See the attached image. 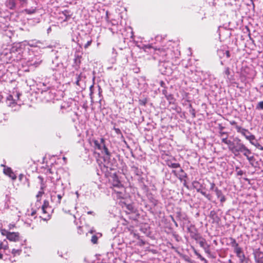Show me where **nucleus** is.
<instances>
[{"label": "nucleus", "mask_w": 263, "mask_h": 263, "mask_svg": "<svg viewBox=\"0 0 263 263\" xmlns=\"http://www.w3.org/2000/svg\"><path fill=\"white\" fill-rule=\"evenodd\" d=\"M235 140L237 141L234 147H230V151H231L235 155H237L239 153H241L243 148L245 145L240 142V139L236 138Z\"/></svg>", "instance_id": "f257e3e1"}, {"label": "nucleus", "mask_w": 263, "mask_h": 263, "mask_svg": "<svg viewBox=\"0 0 263 263\" xmlns=\"http://www.w3.org/2000/svg\"><path fill=\"white\" fill-rule=\"evenodd\" d=\"M255 261L257 263H263V252L259 250H255L253 253Z\"/></svg>", "instance_id": "f03ea898"}, {"label": "nucleus", "mask_w": 263, "mask_h": 263, "mask_svg": "<svg viewBox=\"0 0 263 263\" xmlns=\"http://www.w3.org/2000/svg\"><path fill=\"white\" fill-rule=\"evenodd\" d=\"M234 252L236 253V256L239 258L240 262L243 263L246 259V256L242 251V249L241 248H237Z\"/></svg>", "instance_id": "7ed1b4c3"}, {"label": "nucleus", "mask_w": 263, "mask_h": 263, "mask_svg": "<svg viewBox=\"0 0 263 263\" xmlns=\"http://www.w3.org/2000/svg\"><path fill=\"white\" fill-rule=\"evenodd\" d=\"M7 239L12 241H18L20 239L19 233L17 232H10Z\"/></svg>", "instance_id": "20e7f679"}, {"label": "nucleus", "mask_w": 263, "mask_h": 263, "mask_svg": "<svg viewBox=\"0 0 263 263\" xmlns=\"http://www.w3.org/2000/svg\"><path fill=\"white\" fill-rule=\"evenodd\" d=\"M4 173L9 176L12 179L15 180L16 177L10 167L4 169Z\"/></svg>", "instance_id": "39448f33"}, {"label": "nucleus", "mask_w": 263, "mask_h": 263, "mask_svg": "<svg viewBox=\"0 0 263 263\" xmlns=\"http://www.w3.org/2000/svg\"><path fill=\"white\" fill-rule=\"evenodd\" d=\"M101 143H102V147L104 153L106 155V158H109L110 157V153L109 152L108 148L104 144V139L103 138L101 139Z\"/></svg>", "instance_id": "423d86ee"}, {"label": "nucleus", "mask_w": 263, "mask_h": 263, "mask_svg": "<svg viewBox=\"0 0 263 263\" xmlns=\"http://www.w3.org/2000/svg\"><path fill=\"white\" fill-rule=\"evenodd\" d=\"M6 6L10 9H14L16 7V3L15 0H7L6 2Z\"/></svg>", "instance_id": "0eeeda50"}, {"label": "nucleus", "mask_w": 263, "mask_h": 263, "mask_svg": "<svg viewBox=\"0 0 263 263\" xmlns=\"http://www.w3.org/2000/svg\"><path fill=\"white\" fill-rule=\"evenodd\" d=\"M222 142L226 144H227L229 146V149L230 151V147H234V143L230 140L227 139V137L225 138H223L221 139Z\"/></svg>", "instance_id": "6e6552de"}, {"label": "nucleus", "mask_w": 263, "mask_h": 263, "mask_svg": "<svg viewBox=\"0 0 263 263\" xmlns=\"http://www.w3.org/2000/svg\"><path fill=\"white\" fill-rule=\"evenodd\" d=\"M166 164L167 165L171 168H178L180 167V165L179 163H174L172 162V161L168 160L166 161Z\"/></svg>", "instance_id": "1a4fd4ad"}, {"label": "nucleus", "mask_w": 263, "mask_h": 263, "mask_svg": "<svg viewBox=\"0 0 263 263\" xmlns=\"http://www.w3.org/2000/svg\"><path fill=\"white\" fill-rule=\"evenodd\" d=\"M230 239L231 240L230 243L232 247L234 248V251L236 250L237 248H240V247L238 246V244L236 242V241L234 238L231 237Z\"/></svg>", "instance_id": "9d476101"}, {"label": "nucleus", "mask_w": 263, "mask_h": 263, "mask_svg": "<svg viewBox=\"0 0 263 263\" xmlns=\"http://www.w3.org/2000/svg\"><path fill=\"white\" fill-rule=\"evenodd\" d=\"M180 174L178 176V178L180 180H182L183 179L186 178L187 177V174L184 172V171L181 168L180 170Z\"/></svg>", "instance_id": "9b49d317"}, {"label": "nucleus", "mask_w": 263, "mask_h": 263, "mask_svg": "<svg viewBox=\"0 0 263 263\" xmlns=\"http://www.w3.org/2000/svg\"><path fill=\"white\" fill-rule=\"evenodd\" d=\"M24 11L26 12V14L31 15L34 14L36 12V7H32L31 8L26 9Z\"/></svg>", "instance_id": "f8f14e48"}, {"label": "nucleus", "mask_w": 263, "mask_h": 263, "mask_svg": "<svg viewBox=\"0 0 263 263\" xmlns=\"http://www.w3.org/2000/svg\"><path fill=\"white\" fill-rule=\"evenodd\" d=\"M92 141L95 144V147L98 149H102V143L101 142L100 143L96 139H92Z\"/></svg>", "instance_id": "ddd939ff"}, {"label": "nucleus", "mask_w": 263, "mask_h": 263, "mask_svg": "<svg viewBox=\"0 0 263 263\" xmlns=\"http://www.w3.org/2000/svg\"><path fill=\"white\" fill-rule=\"evenodd\" d=\"M241 153L246 157L249 156V155L251 154V151L249 149H248L246 146L243 148L242 151L241 152Z\"/></svg>", "instance_id": "4468645a"}, {"label": "nucleus", "mask_w": 263, "mask_h": 263, "mask_svg": "<svg viewBox=\"0 0 263 263\" xmlns=\"http://www.w3.org/2000/svg\"><path fill=\"white\" fill-rule=\"evenodd\" d=\"M241 153L246 157L249 156V155L251 154V151L249 149H248L246 146L243 148L242 151L241 152Z\"/></svg>", "instance_id": "2eb2a0df"}, {"label": "nucleus", "mask_w": 263, "mask_h": 263, "mask_svg": "<svg viewBox=\"0 0 263 263\" xmlns=\"http://www.w3.org/2000/svg\"><path fill=\"white\" fill-rule=\"evenodd\" d=\"M241 153L246 157L249 156V155L251 154V151L249 149H248L246 146L243 148L242 151L241 152Z\"/></svg>", "instance_id": "dca6fc26"}, {"label": "nucleus", "mask_w": 263, "mask_h": 263, "mask_svg": "<svg viewBox=\"0 0 263 263\" xmlns=\"http://www.w3.org/2000/svg\"><path fill=\"white\" fill-rule=\"evenodd\" d=\"M246 138L249 140L250 142L253 145V143H254V140L255 139V137L254 135L250 134V135H247L246 136Z\"/></svg>", "instance_id": "f3484780"}, {"label": "nucleus", "mask_w": 263, "mask_h": 263, "mask_svg": "<svg viewBox=\"0 0 263 263\" xmlns=\"http://www.w3.org/2000/svg\"><path fill=\"white\" fill-rule=\"evenodd\" d=\"M243 2L245 5L249 7H254L253 0H243Z\"/></svg>", "instance_id": "a211bd4d"}, {"label": "nucleus", "mask_w": 263, "mask_h": 263, "mask_svg": "<svg viewBox=\"0 0 263 263\" xmlns=\"http://www.w3.org/2000/svg\"><path fill=\"white\" fill-rule=\"evenodd\" d=\"M197 192L200 193L202 195L205 197L209 200H211V196L210 194H207L205 192H203L199 189L197 190Z\"/></svg>", "instance_id": "6ab92c4d"}, {"label": "nucleus", "mask_w": 263, "mask_h": 263, "mask_svg": "<svg viewBox=\"0 0 263 263\" xmlns=\"http://www.w3.org/2000/svg\"><path fill=\"white\" fill-rule=\"evenodd\" d=\"M215 192L218 198H220L223 196L221 190H219L217 187L215 189Z\"/></svg>", "instance_id": "aec40b11"}, {"label": "nucleus", "mask_w": 263, "mask_h": 263, "mask_svg": "<svg viewBox=\"0 0 263 263\" xmlns=\"http://www.w3.org/2000/svg\"><path fill=\"white\" fill-rule=\"evenodd\" d=\"M132 169H133V171L135 172V173L136 174V175H137V176L141 175V172L139 169H138V168L137 167L134 166L132 167Z\"/></svg>", "instance_id": "412c9836"}, {"label": "nucleus", "mask_w": 263, "mask_h": 263, "mask_svg": "<svg viewBox=\"0 0 263 263\" xmlns=\"http://www.w3.org/2000/svg\"><path fill=\"white\" fill-rule=\"evenodd\" d=\"M38 179L40 180V183H41V190H44V188H45V185H44V184L43 183V178L41 176H39L38 177Z\"/></svg>", "instance_id": "4be33fe9"}, {"label": "nucleus", "mask_w": 263, "mask_h": 263, "mask_svg": "<svg viewBox=\"0 0 263 263\" xmlns=\"http://www.w3.org/2000/svg\"><path fill=\"white\" fill-rule=\"evenodd\" d=\"M256 109L257 110H263V101H260L257 103Z\"/></svg>", "instance_id": "5701e85b"}, {"label": "nucleus", "mask_w": 263, "mask_h": 263, "mask_svg": "<svg viewBox=\"0 0 263 263\" xmlns=\"http://www.w3.org/2000/svg\"><path fill=\"white\" fill-rule=\"evenodd\" d=\"M8 249V245H4L3 243H0V250H7Z\"/></svg>", "instance_id": "b1692460"}, {"label": "nucleus", "mask_w": 263, "mask_h": 263, "mask_svg": "<svg viewBox=\"0 0 263 263\" xmlns=\"http://www.w3.org/2000/svg\"><path fill=\"white\" fill-rule=\"evenodd\" d=\"M253 145H254L256 148L263 151V146H262L259 143L257 142L253 143Z\"/></svg>", "instance_id": "393cba45"}, {"label": "nucleus", "mask_w": 263, "mask_h": 263, "mask_svg": "<svg viewBox=\"0 0 263 263\" xmlns=\"http://www.w3.org/2000/svg\"><path fill=\"white\" fill-rule=\"evenodd\" d=\"M64 195V194H58L57 195L58 200L57 201V203L59 204L61 203V199Z\"/></svg>", "instance_id": "a878e982"}, {"label": "nucleus", "mask_w": 263, "mask_h": 263, "mask_svg": "<svg viewBox=\"0 0 263 263\" xmlns=\"http://www.w3.org/2000/svg\"><path fill=\"white\" fill-rule=\"evenodd\" d=\"M9 233L10 232H8V231L5 229H2L1 230L2 235H3V236H6L7 238L8 237V235L9 234Z\"/></svg>", "instance_id": "bb28decb"}, {"label": "nucleus", "mask_w": 263, "mask_h": 263, "mask_svg": "<svg viewBox=\"0 0 263 263\" xmlns=\"http://www.w3.org/2000/svg\"><path fill=\"white\" fill-rule=\"evenodd\" d=\"M91 241L93 243L96 244L98 241V237L96 235H93L91 239Z\"/></svg>", "instance_id": "cd10ccee"}, {"label": "nucleus", "mask_w": 263, "mask_h": 263, "mask_svg": "<svg viewBox=\"0 0 263 263\" xmlns=\"http://www.w3.org/2000/svg\"><path fill=\"white\" fill-rule=\"evenodd\" d=\"M21 252V250H16L15 249H12L11 253L14 255H15L16 254H20Z\"/></svg>", "instance_id": "c85d7f7f"}, {"label": "nucleus", "mask_w": 263, "mask_h": 263, "mask_svg": "<svg viewBox=\"0 0 263 263\" xmlns=\"http://www.w3.org/2000/svg\"><path fill=\"white\" fill-rule=\"evenodd\" d=\"M219 134H220V137L222 138V139L223 138H225L226 137H228V133H226V132H222V131H220L219 132Z\"/></svg>", "instance_id": "c756f323"}, {"label": "nucleus", "mask_w": 263, "mask_h": 263, "mask_svg": "<svg viewBox=\"0 0 263 263\" xmlns=\"http://www.w3.org/2000/svg\"><path fill=\"white\" fill-rule=\"evenodd\" d=\"M247 159L250 162V164L253 165L252 161L254 160V158L253 156H248L247 157Z\"/></svg>", "instance_id": "7c9ffc66"}, {"label": "nucleus", "mask_w": 263, "mask_h": 263, "mask_svg": "<svg viewBox=\"0 0 263 263\" xmlns=\"http://www.w3.org/2000/svg\"><path fill=\"white\" fill-rule=\"evenodd\" d=\"M199 243L201 247H202L203 248H205V245L206 243H205V241L204 240H202L200 241Z\"/></svg>", "instance_id": "2f4dec72"}, {"label": "nucleus", "mask_w": 263, "mask_h": 263, "mask_svg": "<svg viewBox=\"0 0 263 263\" xmlns=\"http://www.w3.org/2000/svg\"><path fill=\"white\" fill-rule=\"evenodd\" d=\"M110 17H105L106 21L108 23H110L112 25H115L116 24L115 23V20H110Z\"/></svg>", "instance_id": "473e14b6"}, {"label": "nucleus", "mask_w": 263, "mask_h": 263, "mask_svg": "<svg viewBox=\"0 0 263 263\" xmlns=\"http://www.w3.org/2000/svg\"><path fill=\"white\" fill-rule=\"evenodd\" d=\"M235 128L238 133H240L241 131H243V130L244 131V128H242L241 126H239L238 125H236Z\"/></svg>", "instance_id": "72a5a7b5"}, {"label": "nucleus", "mask_w": 263, "mask_h": 263, "mask_svg": "<svg viewBox=\"0 0 263 263\" xmlns=\"http://www.w3.org/2000/svg\"><path fill=\"white\" fill-rule=\"evenodd\" d=\"M246 133L250 134L248 129L244 128V131L243 130L241 131V132L240 133H241L242 135H243L246 137V136H247V135H246Z\"/></svg>", "instance_id": "f704fd0d"}, {"label": "nucleus", "mask_w": 263, "mask_h": 263, "mask_svg": "<svg viewBox=\"0 0 263 263\" xmlns=\"http://www.w3.org/2000/svg\"><path fill=\"white\" fill-rule=\"evenodd\" d=\"M44 190H41L38 192L37 194L36 195V198H39V197H41L43 194H44Z\"/></svg>", "instance_id": "c9c22d12"}, {"label": "nucleus", "mask_w": 263, "mask_h": 263, "mask_svg": "<svg viewBox=\"0 0 263 263\" xmlns=\"http://www.w3.org/2000/svg\"><path fill=\"white\" fill-rule=\"evenodd\" d=\"M81 80V76L80 75H77V81H76V84L78 86H80V81Z\"/></svg>", "instance_id": "e433bc0d"}, {"label": "nucleus", "mask_w": 263, "mask_h": 263, "mask_svg": "<svg viewBox=\"0 0 263 263\" xmlns=\"http://www.w3.org/2000/svg\"><path fill=\"white\" fill-rule=\"evenodd\" d=\"M191 109L190 110V112L192 114L193 117H195V110L192 108L191 105H190Z\"/></svg>", "instance_id": "4c0bfd02"}, {"label": "nucleus", "mask_w": 263, "mask_h": 263, "mask_svg": "<svg viewBox=\"0 0 263 263\" xmlns=\"http://www.w3.org/2000/svg\"><path fill=\"white\" fill-rule=\"evenodd\" d=\"M224 73L227 76H229L230 74V69L229 67H227L225 69Z\"/></svg>", "instance_id": "58836bf2"}, {"label": "nucleus", "mask_w": 263, "mask_h": 263, "mask_svg": "<svg viewBox=\"0 0 263 263\" xmlns=\"http://www.w3.org/2000/svg\"><path fill=\"white\" fill-rule=\"evenodd\" d=\"M91 43V40L88 41L85 44L84 48H87L88 46L90 45Z\"/></svg>", "instance_id": "ea45409f"}, {"label": "nucleus", "mask_w": 263, "mask_h": 263, "mask_svg": "<svg viewBox=\"0 0 263 263\" xmlns=\"http://www.w3.org/2000/svg\"><path fill=\"white\" fill-rule=\"evenodd\" d=\"M48 204V201H44V204L42 205V210H44L47 206Z\"/></svg>", "instance_id": "a19ab883"}, {"label": "nucleus", "mask_w": 263, "mask_h": 263, "mask_svg": "<svg viewBox=\"0 0 263 263\" xmlns=\"http://www.w3.org/2000/svg\"><path fill=\"white\" fill-rule=\"evenodd\" d=\"M198 257L202 261H204L205 263L207 262V260L204 258L200 254H199V255L198 256Z\"/></svg>", "instance_id": "79ce46f5"}, {"label": "nucleus", "mask_w": 263, "mask_h": 263, "mask_svg": "<svg viewBox=\"0 0 263 263\" xmlns=\"http://www.w3.org/2000/svg\"><path fill=\"white\" fill-rule=\"evenodd\" d=\"M114 130L115 131V132L117 134H121V130L119 128H115L114 127Z\"/></svg>", "instance_id": "37998d69"}, {"label": "nucleus", "mask_w": 263, "mask_h": 263, "mask_svg": "<svg viewBox=\"0 0 263 263\" xmlns=\"http://www.w3.org/2000/svg\"><path fill=\"white\" fill-rule=\"evenodd\" d=\"M215 184L214 183H211V187H210V190H215Z\"/></svg>", "instance_id": "c03bdc74"}, {"label": "nucleus", "mask_w": 263, "mask_h": 263, "mask_svg": "<svg viewBox=\"0 0 263 263\" xmlns=\"http://www.w3.org/2000/svg\"><path fill=\"white\" fill-rule=\"evenodd\" d=\"M219 199H220V202L222 203L226 201V198L224 195L222 196L221 197H220L219 198Z\"/></svg>", "instance_id": "a18cd8bd"}, {"label": "nucleus", "mask_w": 263, "mask_h": 263, "mask_svg": "<svg viewBox=\"0 0 263 263\" xmlns=\"http://www.w3.org/2000/svg\"><path fill=\"white\" fill-rule=\"evenodd\" d=\"M230 123L231 125H235V126H236V125H237V123L235 121H230Z\"/></svg>", "instance_id": "49530a36"}, {"label": "nucleus", "mask_w": 263, "mask_h": 263, "mask_svg": "<svg viewBox=\"0 0 263 263\" xmlns=\"http://www.w3.org/2000/svg\"><path fill=\"white\" fill-rule=\"evenodd\" d=\"M140 104H142L143 105H145L146 103V100H140Z\"/></svg>", "instance_id": "de8ad7c7"}, {"label": "nucleus", "mask_w": 263, "mask_h": 263, "mask_svg": "<svg viewBox=\"0 0 263 263\" xmlns=\"http://www.w3.org/2000/svg\"><path fill=\"white\" fill-rule=\"evenodd\" d=\"M237 175L238 176H241L243 175V172L242 171L240 170V171H239L238 172H237Z\"/></svg>", "instance_id": "09e8293b"}, {"label": "nucleus", "mask_w": 263, "mask_h": 263, "mask_svg": "<svg viewBox=\"0 0 263 263\" xmlns=\"http://www.w3.org/2000/svg\"><path fill=\"white\" fill-rule=\"evenodd\" d=\"M226 57L227 58H229L230 57V53L229 51H228V50L226 51Z\"/></svg>", "instance_id": "8fccbe9b"}, {"label": "nucleus", "mask_w": 263, "mask_h": 263, "mask_svg": "<svg viewBox=\"0 0 263 263\" xmlns=\"http://www.w3.org/2000/svg\"><path fill=\"white\" fill-rule=\"evenodd\" d=\"M114 185L115 186H117V187H120V186L121 184H120V183L119 182H117V183L114 184Z\"/></svg>", "instance_id": "3c124183"}, {"label": "nucleus", "mask_w": 263, "mask_h": 263, "mask_svg": "<svg viewBox=\"0 0 263 263\" xmlns=\"http://www.w3.org/2000/svg\"><path fill=\"white\" fill-rule=\"evenodd\" d=\"M172 173H173V174H174L176 177H178V174H177V173L176 171H175V170H173V171H172Z\"/></svg>", "instance_id": "603ef678"}, {"label": "nucleus", "mask_w": 263, "mask_h": 263, "mask_svg": "<svg viewBox=\"0 0 263 263\" xmlns=\"http://www.w3.org/2000/svg\"><path fill=\"white\" fill-rule=\"evenodd\" d=\"M3 255L2 254V250H0V259H3Z\"/></svg>", "instance_id": "864d4df0"}, {"label": "nucleus", "mask_w": 263, "mask_h": 263, "mask_svg": "<svg viewBox=\"0 0 263 263\" xmlns=\"http://www.w3.org/2000/svg\"><path fill=\"white\" fill-rule=\"evenodd\" d=\"M204 249L205 251V252H206V253H210V251H209V249L208 248V249H206V248H204Z\"/></svg>", "instance_id": "5fc2aeb1"}, {"label": "nucleus", "mask_w": 263, "mask_h": 263, "mask_svg": "<svg viewBox=\"0 0 263 263\" xmlns=\"http://www.w3.org/2000/svg\"><path fill=\"white\" fill-rule=\"evenodd\" d=\"M51 30V29L50 27L48 28L47 29V33H49Z\"/></svg>", "instance_id": "6e6d98bb"}, {"label": "nucleus", "mask_w": 263, "mask_h": 263, "mask_svg": "<svg viewBox=\"0 0 263 263\" xmlns=\"http://www.w3.org/2000/svg\"><path fill=\"white\" fill-rule=\"evenodd\" d=\"M172 220H173V221L174 222L176 226H177V222H176L174 220L173 218H172Z\"/></svg>", "instance_id": "4d7b16f0"}, {"label": "nucleus", "mask_w": 263, "mask_h": 263, "mask_svg": "<svg viewBox=\"0 0 263 263\" xmlns=\"http://www.w3.org/2000/svg\"><path fill=\"white\" fill-rule=\"evenodd\" d=\"M12 98V96H9L8 97V100L11 99Z\"/></svg>", "instance_id": "13d9d810"}, {"label": "nucleus", "mask_w": 263, "mask_h": 263, "mask_svg": "<svg viewBox=\"0 0 263 263\" xmlns=\"http://www.w3.org/2000/svg\"><path fill=\"white\" fill-rule=\"evenodd\" d=\"M194 252L195 255H196V254L198 253V252L195 249H194Z\"/></svg>", "instance_id": "bf43d9fd"}, {"label": "nucleus", "mask_w": 263, "mask_h": 263, "mask_svg": "<svg viewBox=\"0 0 263 263\" xmlns=\"http://www.w3.org/2000/svg\"><path fill=\"white\" fill-rule=\"evenodd\" d=\"M92 213H93V212H92V211H88V212H87V214H91Z\"/></svg>", "instance_id": "052dcab7"}, {"label": "nucleus", "mask_w": 263, "mask_h": 263, "mask_svg": "<svg viewBox=\"0 0 263 263\" xmlns=\"http://www.w3.org/2000/svg\"><path fill=\"white\" fill-rule=\"evenodd\" d=\"M5 250H2V254L3 255V253L5 252Z\"/></svg>", "instance_id": "680f3d73"}, {"label": "nucleus", "mask_w": 263, "mask_h": 263, "mask_svg": "<svg viewBox=\"0 0 263 263\" xmlns=\"http://www.w3.org/2000/svg\"><path fill=\"white\" fill-rule=\"evenodd\" d=\"M76 195H77V197H78L79 196V194H78V192H76Z\"/></svg>", "instance_id": "e2e57ef3"}, {"label": "nucleus", "mask_w": 263, "mask_h": 263, "mask_svg": "<svg viewBox=\"0 0 263 263\" xmlns=\"http://www.w3.org/2000/svg\"><path fill=\"white\" fill-rule=\"evenodd\" d=\"M35 213V212H33L32 213L31 215H33Z\"/></svg>", "instance_id": "0e129e2a"}, {"label": "nucleus", "mask_w": 263, "mask_h": 263, "mask_svg": "<svg viewBox=\"0 0 263 263\" xmlns=\"http://www.w3.org/2000/svg\"><path fill=\"white\" fill-rule=\"evenodd\" d=\"M223 128H224L223 127L221 126V127H220V129H221V130H222V129H223Z\"/></svg>", "instance_id": "69168bd1"}, {"label": "nucleus", "mask_w": 263, "mask_h": 263, "mask_svg": "<svg viewBox=\"0 0 263 263\" xmlns=\"http://www.w3.org/2000/svg\"><path fill=\"white\" fill-rule=\"evenodd\" d=\"M199 253L198 252V253L196 254V255H197V256L199 255Z\"/></svg>", "instance_id": "338daca9"}, {"label": "nucleus", "mask_w": 263, "mask_h": 263, "mask_svg": "<svg viewBox=\"0 0 263 263\" xmlns=\"http://www.w3.org/2000/svg\"><path fill=\"white\" fill-rule=\"evenodd\" d=\"M43 210V212H44V213H45V209H44V210Z\"/></svg>", "instance_id": "774afa93"}]
</instances>
